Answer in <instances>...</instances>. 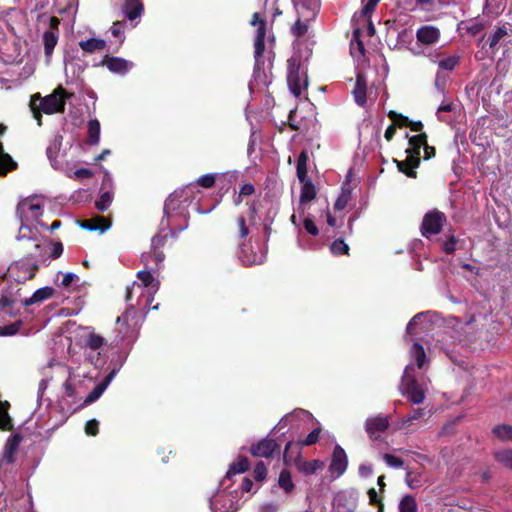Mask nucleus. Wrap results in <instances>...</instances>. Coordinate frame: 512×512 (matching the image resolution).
Returning a JSON list of instances; mask_svg holds the SVG:
<instances>
[{
	"label": "nucleus",
	"instance_id": "1",
	"mask_svg": "<svg viewBox=\"0 0 512 512\" xmlns=\"http://www.w3.org/2000/svg\"><path fill=\"white\" fill-rule=\"evenodd\" d=\"M73 97V93H69L61 85L56 87L53 92L45 97L40 93L32 95L31 99L36 103L40 101L39 107L43 113L47 115L63 113L65 111L66 101Z\"/></svg>",
	"mask_w": 512,
	"mask_h": 512
},
{
	"label": "nucleus",
	"instance_id": "2",
	"mask_svg": "<svg viewBox=\"0 0 512 512\" xmlns=\"http://www.w3.org/2000/svg\"><path fill=\"white\" fill-rule=\"evenodd\" d=\"M300 67V57L293 56L287 60V84L295 97L301 96L303 89L308 86L307 76L303 78L300 76Z\"/></svg>",
	"mask_w": 512,
	"mask_h": 512
},
{
	"label": "nucleus",
	"instance_id": "3",
	"mask_svg": "<svg viewBox=\"0 0 512 512\" xmlns=\"http://www.w3.org/2000/svg\"><path fill=\"white\" fill-rule=\"evenodd\" d=\"M38 270L39 265L37 261H32L29 257H25L12 263L8 273L17 283H25L27 280H32Z\"/></svg>",
	"mask_w": 512,
	"mask_h": 512
},
{
	"label": "nucleus",
	"instance_id": "4",
	"mask_svg": "<svg viewBox=\"0 0 512 512\" xmlns=\"http://www.w3.org/2000/svg\"><path fill=\"white\" fill-rule=\"evenodd\" d=\"M404 138H408L409 147L405 150L406 157L403 160L393 158L398 171L410 178H416V135L409 136L407 132Z\"/></svg>",
	"mask_w": 512,
	"mask_h": 512
},
{
	"label": "nucleus",
	"instance_id": "5",
	"mask_svg": "<svg viewBox=\"0 0 512 512\" xmlns=\"http://www.w3.org/2000/svg\"><path fill=\"white\" fill-rule=\"evenodd\" d=\"M446 221V216L444 213L433 210L428 212L422 221L421 225V233L424 237L430 238L433 235L440 233L442 230L443 224Z\"/></svg>",
	"mask_w": 512,
	"mask_h": 512
},
{
	"label": "nucleus",
	"instance_id": "6",
	"mask_svg": "<svg viewBox=\"0 0 512 512\" xmlns=\"http://www.w3.org/2000/svg\"><path fill=\"white\" fill-rule=\"evenodd\" d=\"M42 215V205L35 203L29 198L21 200L16 207V217L21 223V227L24 225V221L32 218L38 220Z\"/></svg>",
	"mask_w": 512,
	"mask_h": 512
},
{
	"label": "nucleus",
	"instance_id": "7",
	"mask_svg": "<svg viewBox=\"0 0 512 512\" xmlns=\"http://www.w3.org/2000/svg\"><path fill=\"white\" fill-rule=\"evenodd\" d=\"M250 454L254 457L271 458L280 452L279 444L272 438H263L250 446Z\"/></svg>",
	"mask_w": 512,
	"mask_h": 512
},
{
	"label": "nucleus",
	"instance_id": "8",
	"mask_svg": "<svg viewBox=\"0 0 512 512\" xmlns=\"http://www.w3.org/2000/svg\"><path fill=\"white\" fill-rule=\"evenodd\" d=\"M390 426L387 416L369 417L365 421V431L371 440H378L381 433H384Z\"/></svg>",
	"mask_w": 512,
	"mask_h": 512
},
{
	"label": "nucleus",
	"instance_id": "9",
	"mask_svg": "<svg viewBox=\"0 0 512 512\" xmlns=\"http://www.w3.org/2000/svg\"><path fill=\"white\" fill-rule=\"evenodd\" d=\"M348 466V459L345 450L340 446L336 445L334 447L331 463L329 465V471L331 474L336 475V477H340L343 475Z\"/></svg>",
	"mask_w": 512,
	"mask_h": 512
},
{
	"label": "nucleus",
	"instance_id": "10",
	"mask_svg": "<svg viewBox=\"0 0 512 512\" xmlns=\"http://www.w3.org/2000/svg\"><path fill=\"white\" fill-rule=\"evenodd\" d=\"M416 10V0H398L397 14L395 18L396 25L405 26L414 21L411 12Z\"/></svg>",
	"mask_w": 512,
	"mask_h": 512
},
{
	"label": "nucleus",
	"instance_id": "11",
	"mask_svg": "<svg viewBox=\"0 0 512 512\" xmlns=\"http://www.w3.org/2000/svg\"><path fill=\"white\" fill-rule=\"evenodd\" d=\"M413 372V366L407 365L400 384V390L404 395H407L409 401L416 403V378Z\"/></svg>",
	"mask_w": 512,
	"mask_h": 512
},
{
	"label": "nucleus",
	"instance_id": "12",
	"mask_svg": "<svg viewBox=\"0 0 512 512\" xmlns=\"http://www.w3.org/2000/svg\"><path fill=\"white\" fill-rule=\"evenodd\" d=\"M22 440L23 437L19 433L12 434L8 437L2 453V462L7 464H13L15 462V455L18 452Z\"/></svg>",
	"mask_w": 512,
	"mask_h": 512
},
{
	"label": "nucleus",
	"instance_id": "13",
	"mask_svg": "<svg viewBox=\"0 0 512 512\" xmlns=\"http://www.w3.org/2000/svg\"><path fill=\"white\" fill-rule=\"evenodd\" d=\"M167 235H156L151 239V252L149 255H143L142 259L147 260L148 257H151L157 266H159L165 259V254L162 251L163 247L167 242Z\"/></svg>",
	"mask_w": 512,
	"mask_h": 512
},
{
	"label": "nucleus",
	"instance_id": "14",
	"mask_svg": "<svg viewBox=\"0 0 512 512\" xmlns=\"http://www.w3.org/2000/svg\"><path fill=\"white\" fill-rule=\"evenodd\" d=\"M102 65H105L112 73L124 74L132 64L120 57L105 56L102 60Z\"/></svg>",
	"mask_w": 512,
	"mask_h": 512
},
{
	"label": "nucleus",
	"instance_id": "15",
	"mask_svg": "<svg viewBox=\"0 0 512 512\" xmlns=\"http://www.w3.org/2000/svg\"><path fill=\"white\" fill-rule=\"evenodd\" d=\"M440 30L433 25H425L418 28V42L431 45L438 42Z\"/></svg>",
	"mask_w": 512,
	"mask_h": 512
},
{
	"label": "nucleus",
	"instance_id": "16",
	"mask_svg": "<svg viewBox=\"0 0 512 512\" xmlns=\"http://www.w3.org/2000/svg\"><path fill=\"white\" fill-rule=\"evenodd\" d=\"M414 21L410 22L408 25L400 26L397 25L398 30V44L401 47H405L411 51H414L411 45L414 41V30H413Z\"/></svg>",
	"mask_w": 512,
	"mask_h": 512
},
{
	"label": "nucleus",
	"instance_id": "17",
	"mask_svg": "<svg viewBox=\"0 0 512 512\" xmlns=\"http://www.w3.org/2000/svg\"><path fill=\"white\" fill-rule=\"evenodd\" d=\"M366 92H367V84H366L365 77L361 73H359L356 76V83H355L352 93H353L354 100H355L356 104L359 105L360 107H364L367 103Z\"/></svg>",
	"mask_w": 512,
	"mask_h": 512
},
{
	"label": "nucleus",
	"instance_id": "18",
	"mask_svg": "<svg viewBox=\"0 0 512 512\" xmlns=\"http://www.w3.org/2000/svg\"><path fill=\"white\" fill-rule=\"evenodd\" d=\"M55 293V289L50 286H45L37 289L31 297L25 299L22 304L24 307L31 306L33 304L41 303L51 298Z\"/></svg>",
	"mask_w": 512,
	"mask_h": 512
},
{
	"label": "nucleus",
	"instance_id": "19",
	"mask_svg": "<svg viewBox=\"0 0 512 512\" xmlns=\"http://www.w3.org/2000/svg\"><path fill=\"white\" fill-rule=\"evenodd\" d=\"M10 403L7 400L0 399V430L12 431L14 429L13 419L8 413Z\"/></svg>",
	"mask_w": 512,
	"mask_h": 512
},
{
	"label": "nucleus",
	"instance_id": "20",
	"mask_svg": "<svg viewBox=\"0 0 512 512\" xmlns=\"http://www.w3.org/2000/svg\"><path fill=\"white\" fill-rule=\"evenodd\" d=\"M238 257L245 266L259 264L261 257L253 251H248V246L245 242L239 243Z\"/></svg>",
	"mask_w": 512,
	"mask_h": 512
},
{
	"label": "nucleus",
	"instance_id": "21",
	"mask_svg": "<svg viewBox=\"0 0 512 512\" xmlns=\"http://www.w3.org/2000/svg\"><path fill=\"white\" fill-rule=\"evenodd\" d=\"M17 162L4 151L3 143L0 141V176H5L17 168Z\"/></svg>",
	"mask_w": 512,
	"mask_h": 512
},
{
	"label": "nucleus",
	"instance_id": "22",
	"mask_svg": "<svg viewBox=\"0 0 512 512\" xmlns=\"http://www.w3.org/2000/svg\"><path fill=\"white\" fill-rule=\"evenodd\" d=\"M388 117L391 119L392 123L397 127V129L410 128L411 131H416V121L410 120L407 116L391 110L388 113Z\"/></svg>",
	"mask_w": 512,
	"mask_h": 512
},
{
	"label": "nucleus",
	"instance_id": "23",
	"mask_svg": "<svg viewBox=\"0 0 512 512\" xmlns=\"http://www.w3.org/2000/svg\"><path fill=\"white\" fill-rule=\"evenodd\" d=\"M79 47L86 53H94L105 49L106 41L100 38H90L80 41Z\"/></svg>",
	"mask_w": 512,
	"mask_h": 512
},
{
	"label": "nucleus",
	"instance_id": "24",
	"mask_svg": "<svg viewBox=\"0 0 512 512\" xmlns=\"http://www.w3.org/2000/svg\"><path fill=\"white\" fill-rule=\"evenodd\" d=\"M100 140V122L97 119H91L87 123V144L97 145Z\"/></svg>",
	"mask_w": 512,
	"mask_h": 512
},
{
	"label": "nucleus",
	"instance_id": "25",
	"mask_svg": "<svg viewBox=\"0 0 512 512\" xmlns=\"http://www.w3.org/2000/svg\"><path fill=\"white\" fill-rule=\"evenodd\" d=\"M250 25L257 27L255 39H266L267 22L264 18L261 17L260 13L255 12L252 14Z\"/></svg>",
	"mask_w": 512,
	"mask_h": 512
},
{
	"label": "nucleus",
	"instance_id": "26",
	"mask_svg": "<svg viewBox=\"0 0 512 512\" xmlns=\"http://www.w3.org/2000/svg\"><path fill=\"white\" fill-rule=\"evenodd\" d=\"M308 153L307 151L303 150L297 159V165H296V173L298 180L300 182H304L308 180V169H307V162H308Z\"/></svg>",
	"mask_w": 512,
	"mask_h": 512
},
{
	"label": "nucleus",
	"instance_id": "27",
	"mask_svg": "<svg viewBox=\"0 0 512 512\" xmlns=\"http://www.w3.org/2000/svg\"><path fill=\"white\" fill-rule=\"evenodd\" d=\"M361 35H362V30L359 27H357L353 30L352 39H351V43H350V49H351V54L354 57L357 56L356 50L358 52V56H364V54H365V47L361 40Z\"/></svg>",
	"mask_w": 512,
	"mask_h": 512
},
{
	"label": "nucleus",
	"instance_id": "28",
	"mask_svg": "<svg viewBox=\"0 0 512 512\" xmlns=\"http://www.w3.org/2000/svg\"><path fill=\"white\" fill-rule=\"evenodd\" d=\"M323 465V462L318 459L311 461H299L297 462V469L304 475H312L316 473L317 470L321 469Z\"/></svg>",
	"mask_w": 512,
	"mask_h": 512
},
{
	"label": "nucleus",
	"instance_id": "29",
	"mask_svg": "<svg viewBox=\"0 0 512 512\" xmlns=\"http://www.w3.org/2000/svg\"><path fill=\"white\" fill-rule=\"evenodd\" d=\"M248 469L249 460L244 456H239L238 460L230 465L225 477L231 479L233 475L244 473Z\"/></svg>",
	"mask_w": 512,
	"mask_h": 512
},
{
	"label": "nucleus",
	"instance_id": "30",
	"mask_svg": "<svg viewBox=\"0 0 512 512\" xmlns=\"http://www.w3.org/2000/svg\"><path fill=\"white\" fill-rule=\"evenodd\" d=\"M143 9V4L140 2V0L127 1L125 4L126 17L130 21H133L141 16Z\"/></svg>",
	"mask_w": 512,
	"mask_h": 512
},
{
	"label": "nucleus",
	"instance_id": "31",
	"mask_svg": "<svg viewBox=\"0 0 512 512\" xmlns=\"http://www.w3.org/2000/svg\"><path fill=\"white\" fill-rule=\"evenodd\" d=\"M58 42V36L53 30H47L43 34L44 54L50 57Z\"/></svg>",
	"mask_w": 512,
	"mask_h": 512
},
{
	"label": "nucleus",
	"instance_id": "32",
	"mask_svg": "<svg viewBox=\"0 0 512 512\" xmlns=\"http://www.w3.org/2000/svg\"><path fill=\"white\" fill-rule=\"evenodd\" d=\"M494 458L501 466L512 471V449H499L494 452Z\"/></svg>",
	"mask_w": 512,
	"mask_h": 512
},
{
	"label": "nucleus",
	"instance_id": "33",
	"mask_svg": "<svg viewBox=\"0 0 512 512\" xmlns=\"http://www.w3.org/2000/svg\"><path fill=\"white\" fill-rule=\"evenodd\" d=\"M278 485L283 489L285 494H291L295 488V485L292 481L291 473L284 469L280 472L278 478Z\"/></svg>",
	"mask_w": 512,
	"mask_h": 512
},
{
	"label": "nucleus",
	"instance_id": "34",
	"mask_svg": "<svg viewBox=\"0 0 512 512\" xmlns=\"http://www.w3.org/2000/svg\"><path fill=\"white\" fill-rule=\"evenodd\" d=\"M265 51V40L263 39H254V60L255 70H260L264 65L263 54Z\"/></svg>",
	"mask_w": 512,
	"mask_h": 512
},
{
	"label": "nucleus",
	"instance_id": "35",
	"mask_svg": "<svg viewBox=\"0 0 512 512\" xmlns=\"http://www.w3.org/2000/svg\"><path fill=\"white\" fill-rule=\"evenodd\" d=\"M303 184L300 194V203H308L316 197V189L310 179L301 182Z\"/></svg>",
	"mask_w": 512,
	"mask_h": 512
},
{
	"label": "nucleus",
	"instance_id": "36",
	"mask_svg": "<svg viewBox=\"0 0 512 512\" xmlns=\"http://www.w3.org/2000/svg\"><path fill=\"white\" fill-rule=\"evenodd\" d=\"M423 147L424 150V159L429 160L435 156V148L433 146H429L427 144V136L425 133H418V155L420 154L419 150ZM420 164V158L418 157V165Z\"/></svg>",
	"mask_w": 512,
	"mask_h": 512
},
{
	"label": "nucleus",
	"instance_id": "37",
	"mask_svg": "<svg viewBox=\"0 0 512 512\" xmlns=\"http://www.w3.org/2000/svg\"><path fill=\"white\" fill-rule=\"evenodd\" d=\"M62 136L57 135L46 149V154L50 162L53 164L57 160L58 153L62 145Z\"/></svg>",
	"mask_w": 512,
	"mask_h": 512
},
{
	"label": "nucleus",
	"instance_id": "38",
	"mask_svg": "<svg viewBox=\"0 0 512 512\" xmlns=\"http://www.w3.org/2000/svg\"><path fill=\"white\" fill-rule=\"evenodd\" d=\"M493 434L495 437H497L499 440L506 442V441H512V426L507 424H499L496 425L492 429Z\"/></svg>",
	"mask_w": 512,
	"mask_h": 512
},
{
	"label": "nucleus",
	"instance_id": "39",
	"mask_svg": "<svg viewBox=\"0 0 512 512\" xmlns=\"http://www.w3.org/2000/svg\"><path fill=\"white\" fill-rule=\"evenodd\" d=\"M329 250L334 256L349 255L350 248L342 238L335 239L329 246Z\"/></svg>",
	"mask_w": 512,
	"mask_h": 512
},
{
	"label": "nucleus",
	"instance_id": "40",
	"mask_svg": "<svg viewBox=\"0 0 512 512\" xmlns=\"http://www.w3.org/2000/svg\"><path fill=\"white\" fill-rule=\"evenodd\" d=\"M486 28V24L479 19H472L465 23L464 29L471 36H476Z\"/></svg>",
	"mask_w": 512,
	"mask_h": 512
},
{
	"label": "nucleus",
	"instance_id": "41",
	"mask_svg": "<svg viewBox=\"0 0 512 512\" xmlns=\"http://www.w3.org/2000/svg\"><path fill=\"white\" fill-rule=\"evenodd\" d=\"M86 346L91 350H98L105 344V339L96 333H90L85 340Z\"/></svg>",
	"mask_w": 512,
	"mask_h": 512
},
{
	"label": "nucleus",
	"instance_id": "42",
	"mask_svg": "<svg viewBox=\"0 0 512 512\" xmlns=\"http://www.w3.org/2000/svg\"><path fill=\"white\" fill-rule=\"evenodd\" d=\"M113 200V194L109 191L103 192L99 199L95 202V207L97 210L104 212L111 205Z\"/></svg>",
	"mask_w": 512,
	"mask_h": 512
},
{
	"label": "nucleus",
	"instance_id": "43",
	"mask_svg": "<svg viewBox=\"0 0 512 512\" xmlns=\"http://www.w3.org/2000/svg\"><path fill=\"white\" fill-rule=\"evenodd\" d=\"M137 278L142 282L144 287H156L159 286V282L155 281L154 276L150 271L144 270L137 273Z\"/></svg>",
	"mask_w": 512,
	"mask_h": 512
},
{
	"label": "nucleus",
	"instance_id": "44",
	"mask_svg": "<svg viewBox=\"0 0 512 512\" xmlns=\"http://www.w3.org/2000/svg\"><path fill=\"white\" fill-rule=\"evenodd\" d=\"M399 512H416V500L412 495H406L399 504Z\"/></svg>",
	"mask_w": 512,
	"mask_h": 512
},
{
	"label": "nucleus",
	"instance_id": "45",
	"mask_svg": "<svg viewBox=\"0 0 512 512\" xmlns=\"http://www.w3.org/2000/svg\"><path fill=\"white\" fill-rule=\"evenodd\" d=\"M106 389V384H98L94 389L87 395L83 402V406L89 405L95 402L103 394Z\"/></svg>",
	"mask_w": 512,
	"mask_h": 512
},
{
	"label": "nucleus",
	"instance_id": "46",
	"mask_svg": "<svg viewBox=\"0 0 512 512\" xmlns=\"http://www.w3.org/2000/svg\"><path fill=\"white\" fill-rule=\"evenodd\" d=\"M27 257L32 261H37V264L39 265L40 262H45L47 260L46 250L40 244H35L34 251Z\"/></svg>",
	"mask_w": 512,
	"mask_h": 512
},
{
	"label": "nucleus",
	"instance_id": "47",
	"mask_svg": "<svg viewBox=\"0 0 512 512\" xmlns=\"http://www.w3.org/2000/svg\"><path fill=\"white\" fill-rule=\"evenodd\" d=\"M308 31V24L306 21H301L300 18L291 27V33L293 36L300 38L304 36Z\"/></svg>",
	"mask_w": 512,
	"mask_h": 512
},
{
	"label": "nucleus",
	"instance_id": "48",
	"mask_svg": "<svg viewBox=\"0 0 512 512\" xmlns=\"http://www.w3.org/2000/svg\"><path fill=\"white\" fill-rule=\"evenodd\" d=\"M321 431L322 430L320 427H316L307 435V437L305 439L299 441V445L310 446V445L317 443L319 440Z\"/></svg>",
	"mask_w": 512,
	"mask_h": 512
},
{
	"label": "nucleus",
	"instance_id": "49",
	"mask_svg": "<svg viewBox=\"0 0 512 512\" xmlns=\"http://www.w3.org/2000/svg\"><path fill=\"white\" fill-rule=\"evenodd\" d=\"M22 325L21 321H16L12 324L0 327V336H12L15 335Z\"/></svg>",
	"mask_w": 512,
	"mask_h": 512
},
{
	"label": "nucleus",
	"instance_id": "50",
	"mask_svg": "<svg viewBox=\"0 0 512 512\" xmlns=\"http://www.w3.org/2000/svg\"><path fill=\"white\" fill-rule=\"evenodd\" d=\"M267 475V468L263 461H258L253 469V477L256 481H263Z\"/></svg>",
	"mask_w": 512,
	"mask_h": 512
},
{
	"label": "nucleus",
	"instance_id": "51",
	"mask_svg": "<svg viewBox=\"0 0 512 512\" xmlns=\"http://www.w3.org/2000/svg\"><path fill=\"white\" fill-rule=\"evenodd\" d=\"M350 200V192L343 191L334 203V209L338 211H342L346 208L348 202Z\"/></svg>",
	"mask_w": 512,
	"mask_h": 512
},
{
	"label": "nucleus",
	"instance_id": "52",
	"mask_svg": "<svg viewBox=\"0 0 512 512\" xmlns=\"http://www.w3.org/2000/svg\"><path fill=\"white\" fill-rule=\"evenodd\" d=\"M442 3L445 2L440 0H418V11L425 10L427 12H431L437 8L438 4Z\"/></svg>",
	"mask_w": 512,
	"mask_h": 512
},
{
	"label": "nucleus",
	"instance_id": "53",
	"mask_svg": "<svg viewBox=\"0 0 512 512\" xmlns=\"http://www.w3.org/2000/svg\"><path fill=\"white\" fill-rule=\"evenodd\" d=\"M508 34L507 29L505 27H498L493 35L490 37L489 46L490 48H495L499 41Z\"/></svg>",
	"mask_w": 512,
	"mask_h": 512
},
{
	"label": "nucleus",
	"instance_id": "54",
	"mask_svg": "<svg viewBox=\"0 0 512 512\" xmlns=\"http://www.w3.org/2000/svg\"><path fill=\"white\" fill-rule=\"evenodd\" d=\"M458 239L454 235H449L448 239L442 243V251L451 254L456 250Z\"/></svg>",
	"mask_w": 512,
	"mask_h": 512
},
{
	"label": "nucleus",
	"instance_id": "55",
	"mask_svg": "<svg viewBox=\"0 0 512 512\" xmlns=\"http://www.w3.org/2000/svg\"><path fill=\"white\" fill-rule=\"evenodd\" d=\"M236 222L239 229L238 238L239 240H243L249 235V228L246 224V219L244 216L240 215L237 217Z\"/></svg>",
	"mask_w": 512,
	"mask_h": 512
},
{
	"label": "nucleus",
	"instance_id": "56",
	"mask_svg": "<svg viewBox=\"0 0 512 512\" xmlns=\"http://www.w3.org/2000/svg\"><path fill=\"white\" fill-rule=\"evenodd\" d=\"M459 62L458 56H449L439 62V66L444 70H452Z\"/></svg>",
	"mask_w": 512,
	"mask_h": 512
},
{
	"label": "nucleus",
	"instance_id": "57",
	"mask_svg": "<svg viewBox=\"0 0 512 512\" xmlns=\"http://www.w3.org/2000/svg\"><path fill=\"white\" fill-rule=\"evenodd\" d=\"M379 1L380 0H368L367 3L364 5V7L361 10V15L364 18H371V15L374 12Z\"/></svg>",
	"mask_w": 512,
	"mask_h": 512
},
{
	"label": "nucleus",
	"instance_id": "58",
	"mask_svg": "<svg viewBox=\"0 0 512 512\" xmlns=\"http://www.w3.org/2000/svg\"><path fill=\"white\" fill-rule=\"evenodd\" d=\"M136 314H137V310H136L135 306L134 305H129L126 308L125 312L116 319V323L117 324H120V323L127 324L129 317L130 316H136Z\"/></svg>",
	"mask_w": 512,
	"mask_h": 512
},
{
	"label": "nucleus",
	"instance_id": "59",
	"mask_svg": "<svg viewBox=\"0 0 512 512\" xmlns=\"http://www.w3.org/2000/svg\"><path fill=\"white\" fill-rule=\"evenodd\" d=\"M94 221H95V224L97 225V230L100 232L106 231L111 226L110 219H108L104 216L97 215L94 217Z\"/></svg>",
	"mask_w": 512,
	"mask_h": 512
},
{
	"label": "nucleus",
	"instance_id": "60",
	"mask_svg": "<svg viewBox=\"0 0 512 512\" xmlns=\"http://www.w3.org/2000/svg\"><path fill=\"white\" fill-rule=\"evenodd\" d=\"M197 184L203 188H212L215 184V176L213 174H205L197 180Z\"/></svg>",
	"mask_w": 512,
	"mask_h": 512
},
{
	"label": "nucleus",
	"instance_id": "61",
	"mask_svg": "<svg viewBox=\"0 0 512 512\" xmlns=\"http://www.w3.org/2000/svg\"><path fill=\"white\" fill-rule=\"evenodd\" d=\"M85 433L88 436H96L99 433V423L96 419H91L86 422Z\"/></svg>",
	"mask_w": 512,
	"mask_h": 512
},
{
	"label": "nucleus",
	"instance_id": "62",
	"mask_svg": "<svg viewBox=\"0 0 512 512\" xmlns=\"http://www.w3.org/2000/svg\"><path fill=\"white\" fill-rule=\"evenodd\" d=\"M383 458L387 465L394 467V468H400L404 464V462L401 458L396 457L391 454H388V453L384 454Z\"/></svg>",
	"mask_w": 512,
	"mask_h": 512
},
{
	"label": "nucleus",
	"instance_id": "63",
	"mask_svg": "<svg viewBox=\"0 0 512 512\" xmlns=\"http://www.w3.org/2000/svg\"><path fill=\"white\" fill-rule=\"evenodd\" d=\"M30 109L33 113L34 119L37 121L38 126H42V113L41 108L32 99L29 103Z\"/></svg>",
	"mask_w": 512,
	"mask_h": 512
},
{
	"label": "nucleus",
	"instance_id": "64",
	"mask_svg": "<svg viewBox=\"0 0 512 512\" xmlns=\"http://www.w3.org/2000/svg\"><path fill=\"white\" fill-rule=\"evenodd\" d=\"M367 494H368V497H369V503L371 505H378L379 506V511L382 512L383 504H382L381 499L379 498L375 488H370L368 490Z\"/></svg>",
	"mask_w": 512,
	"mask_h": 512
}]
</instances>
